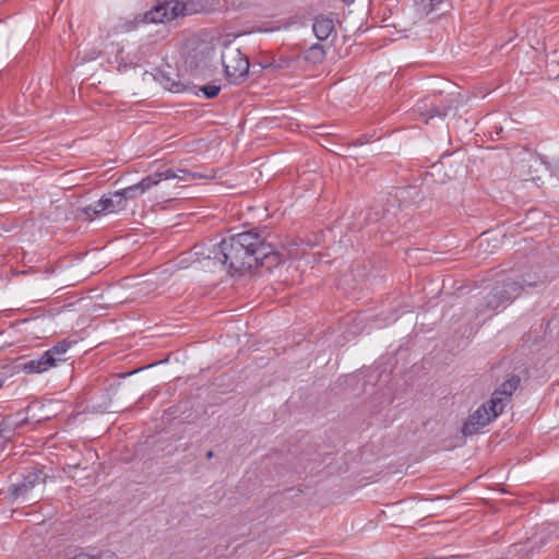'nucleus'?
Returning a JSON list of instances; mask_svg holds the SVG:
<instances>
[{"label": "nucleus", "mask_w": 559, "mask_h": 559, "mask_svg": "<svg viewBox=\"0 0 559 559\" xmlns=\"http://www.w3.org/2000/svg\"><path fill=\"white\" fill-rule=\"evenodd\" d=\"M213 455H214L213 451H209V452L206 453V457H207V459L213 457Z\"/></svg>", "instance_id": "obj_24"}, {"label": "nucleus", "mask_w": 559, "mask_h": 559, "mask_svg": "<svg viewBox=\"0 0 559 559\" xmlns=\"http://www.w3.org/2000/svg\"><path fill=\"white\" fill-rule=\"evenodd\" d=\"M520 384V378L512 376L493 391L490 400L472 413L462 428L465 436H471L497 418L510 403L512 394Z\"/></svg>", "instance_id": "obj_2"}, {"label": "nucleus", "mask_w": 559, "mask_h": 559, "mask_svg": "<svg viewBox=\"0 0 559 559\" xmlns=\"http://www.w3.org/2000/svg\"><path fill=\"white\" fill-rule=\"evenodd\" d=\"M127 207L124 200L121 198L120 193L116 191L108 197H103L97 202L87 205L84 207L83 212L86 216L93 217L103 214L118 213L123 211Z\"/></svg>", "instance_id": "obj_7"}, {"label": "nucleus", "mask_w": 559, "mask_h": 559, "mask_svg": "<svg viewBox=\"0 0 559 559\" xmlns=\"http://www.w3.org/2000/svg\"><path fill=\"white\" fill-rule=\"evenodd\" d=\"M521 295V286L514 277L508 276L502 282L497 283L485 298V306L478 311L484 313L485 310H497L500 307L512 302Z\"/></svg>", "instance_id": "obj_6"}, {"label": "nucleus", "mask_w": 559, "mask_h": 559, "mask_svg": "<svg viewBox=\"0 0 559 559\" xmlns=\"http://www.w3.org/2000/svg\"><path fill=\"white\" fill-rule=\"evenodd\" d=\"M51 367H56L53 365V358L50 357L46 352L37 358H33L21 364V369L25 373H41Z\"/></svg>", "instance_id": "obj_9"}, {"label": "nucleus", "mask_w": 559, "mask_h": 559, "mask_svg": "<svg viewBox=\"0 0 559 559\" xmlns=\"http://www.w3.org/2000/svg\"><path fill=\"white\" fill-rule=\"evenodd\" d=\"M157 176L159 177V182L163 180H169L175 179L176 177V168H167L162 171H156Z\"/></svg>", "instance_id": "obj_19"}, {"label": "nucleus", "mask_w": 559, "mask_h": 559, "mask_svg": "<svg viewBox=\"0 0 559 559\" xmlns=\"http://www.w3.org/2000/svg\"><path fill=\"white\" fill-rule=\"evenodd\" d=\"M443 0H421V5L424 8H429V10H433L439 3Z\"/></svg>", "instance_id": "obj_20"}, {"label": "nucleus", "mask_w": 559, "mask_h": 559, "mask_svg": "<svg viewBox=\"0 0 559 559\" xmlns=\"http://www.w3.org/2000/svg\"><path fill=\"white\" fill-rule=\"evenodd\" d=\"M269 67H273V63H271ZM280 68H282V66H281V64H275V66H274V69H280Z\"/></svg>", "instance_id": "obj_25"}, {"label": "nucleus", "mask_w": 559, "mask_h": 559, "mask_svg": "<svg viewBox=\"0 0 559 559\" xmlns=\"http://www.w3.org/2000/svg\"><path fill=\"white\" fill-rule=\"evenodd\" d=\"M47 476L36 466L25 469L22 478L12 483L9 491L13 501L32 504L39 500Z\"/></svg>", "instance_id": "obj_3"}, {"label": "nucleus", "mask_w": 559, "mask_h": 559, "mask_svg": "<svg viewBox=\"0 0 559 559\" xmlns=\"http://www.w3.org/2000/svg\"><path fill=\"white\" fill-rule=\"evenodd\" d=\"M335 28L333 19L325 15L316 16L312 25L313 33L319 40H325Z\"/></svg>", "instance_id": "obj_10"}, {"label": "nucleus", "mask_w": 559, "mask_h": 559, "mask_svg": "<svg viewBox=\"0 0 559 559\" xmlns=\"http://www.w3.org/2000/svg\"><path fill=\"white\" fill-rule=\"evenodd\" d=\"M216 178V170H211L206 174L201 173H191L188 169L183 168H176V177L175 179L181 180V181H189L194 179H214Z\"/></svg>", "instance_id": "obj_12"}, {"label": "nucleus", "mask_w": 559, "mask_h": 559, "mask_svg": "<svg viewBox=\"0 0 559 559\" xmlns=\"http://www.w3.org/2000/svg\"><path fill=\"white\" fill-rule=\"evenodd\" d=\"M201 91L203 92V94L206 98H214L215 96L218 95V93L221 91V86L205 85V86L201 87Z\"/></svg>", "instance_id": "obj_18"}, {"label": "nucleus", "mask_w": 559, "mask_h": 559, "mask_svg": "<svg viewBox=\"0 0 559 559\" xmlns=\"http://www.w3.org/2000/svg\"><path fill=\"white\" fill-rule=\"evenodd\" d=\"M325 57V50L322 45L313 44L310 46L306 52H305V60L312 62V63H319L321 62Z\"/></svg>", "instance_id": "obj_14"}, {"label": "nucleus", "mask_w": 559, "mask_h": 559, "mask_svg": "<svg viewBox=\"0 0 559 559\" xmlns=\"http://www.w3.org/2000/svg\"><path fill=\"white\" fill-rule=\"evenodd\" d=\"M455 99L453 97H445L436 104L430 99H424L417 104V111L421 116H426V122L433 117H445L448 112L454 107Z\"/></svg>", "instance_id": "obj_8"}, {"label": "nucleus", "mask_w": 559, "mask_h": 559, "mask_svg": "<svg viewBox=\"0 0 559 559\" xmlns=\"http://www.w3.org/2000/svg\"><path fill=\"white\" fill-rule=\"evenodd\" d=\"M202 5L193 0H158L156 4L142 16L143 23H166L177 17L198 13Z\"/></svg>", "instance_id": "obj_4"}, {"label": "nucleus", "mask_w": 559, "mask_h": 559, "mask_svg": "<svg viewBox=\"0 0 559 559\" xmlns=\"http://www.w3.org/2000/svg\"><path fill=\"white\" fill-rule=\"evenodd\" d=\"M142 193H145L148 189L159 183V177L156 173L151 174L144 177L140 182H138Z\"/></svg>", "instance_id": "obj_16"}, {"label": "nucleus", "mask_w": 559, "mask_h": 559, "mask_svg": "<svg viewBox=\"0 0 559 559\" xmlns=\"http://www.w3.org/2000/svg\"><path fill=\"white\" fill-rule=\"evenodd\" d=\"M207 259L221 265L230 274L265 266L271 269L281 263L278 252L257 231L249 230L224 238L217 248L211 250Z\"/></svg>", "instance_id": "obj_1"}, {"label": "nucleus", "mask_w": 559, "mask_h": 559, "mask_svg": "<svg viewBox=\"0 0 559 559\" xmlns=\"http://www.w3.org/2000/svg\"><path fill=\"white\" fill-rule=\"evenodd\" d=\"M516 283L521 286V292L525 288H533L544 284L545 277L534 270H526L521 274H513Z\"/></svg>", "instance_id": "obj_11"}, {"label": "nucleus", "mask_w": 559, "mask_h": 559, "mask_svg": "<svg viewBox=\"0 0 559 559\" xmlns=\"http://www.w3.org/2000/svg\"><path fill=\"white\" fill-rule=\"evenodd\" d=\"M118 192L120 193L121 198L124 200L126 203L128 199H133L138 195L143 194L139 183L129 186L122 190H119Z\"/></svg>", "instance_id": "obj_17"}, {"label": "nucleus", "mask_w": 559, "mask_h": 559, "mask_svg": "<svg viewBox=\"0 0 559 559\" xmlns=\"http://www.w3.org/2000/svg\"><path fill=\"white\" fill-rule=\"evenodd\" d=\"M70 559H99V558L96 556H92V555L82 552V554H79Z\"/></svg>", "instance_id": "obj_21"}, {"label": "nucleus", "mask_w": 559, "mask_h": 559, "mask_svg": "<svg viewBox=\"0 0 559 559\" xmlns=\"http://www.w3.org/2000/svg\"><path fill=\"white\" fill-rule=\"evenodd\" d=\"M225 78L230 84L242 83L249 74L248 58L234 45L226 44L221 56Z\"/></svg>", "instance_id": "obj_5"}, {"label": "nucleus", "mask_w": 559, "mask_h": 559, "mask_svg": "<svg viewBox=\"0 0 559 559\" xmlns=\"http://www.w3.org/2000/svg\"><path fill=\"white\" fill-rule=\"evenodd\" d=\"M344 2H346L347 4L354 2V0H343Z\"/></svg>", "instance_id": "obj_26"}, {"label": "nucleus", "mask_w": 559, "mask_h": 559, "mask_svg": "<svg viewBox=\"0 0 559 559\" xmlns=\"http://www.w3.org/2000/svg\"><path fill=\"white\" fill-rule=\"evenodd\" d=\"M159 82L164 88L173 93H180L186 90V85L183 83H181L180 81H176L175 79L170 78L168 74L164 72L160 74Z\"/></svg>", "instance_id": "obj_15"}, {"label": "nucleus", "mask_w": 559, "mask_h": 559, "mask_svg": "<svg viewBox=\"0 0 559 559\" xmlns=\"http://www.w3.org/2000/svg\"><path fill=\"white\" fill-rule=\"evenodd\" d=\"M551 174L559 179V158L551 165Z\"/></svg>", "instance_id": "obj_22"}, {"label": "nucleus", "mask_w": 559, "mask_h": 559, "mask_svg": "<svg viewBox=\"0 0 559 559\" xmlns=\"http://www.w3.org/2000/svg\"><path fill=\"white\" fill-rule=\"evenodd\" d=\"M98 57V52H93V53H90L88 57H83V61H91V60H94Z\"/></svg>", "instance_id": "obj_23"}, {"label": "nucleus", "mask_w": 559, "mask_h": 559, "mask_svg": "<svg viewBox=\"0 0 559 559\" xmlns=\"http://www.w3.org/2000/svg\"><path fill=\"white\" fill-rule=\"evenodd\" d=\"M70 348V343L62 341L59 342L53 347L46 350V353L53 358V365L57 366V362L66 360L64 355Z\"/></svg>", "instance_id": "obj_13"}]
</instances>
